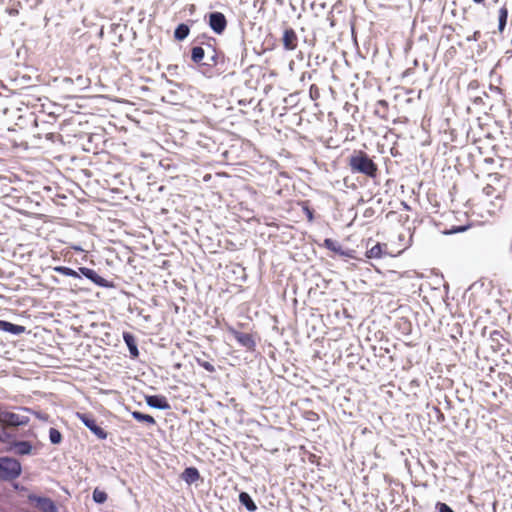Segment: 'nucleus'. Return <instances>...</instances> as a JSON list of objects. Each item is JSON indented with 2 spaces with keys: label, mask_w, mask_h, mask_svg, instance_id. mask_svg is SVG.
I'll return each instance as SVG.
<instances>
[{
  "label": "nucleus",
  "mask_w": 512,
  "mask_h": 512,
  "mask_svg": "<svg viewBox=\"0 0 512 512\" xmlns=\"http://www.w3.org/2000/svg\"><path fill=\"white\" fill-rule=\"evenodd\" d=\"M201 39L205 41V61L203 66L209 69H215L217 74H222L227 70V59L222 51L216 48V38L206 33L201 34Z\"/></svg>",
  "instance_id": "nucleus-1"
},
{
  "label": "nucleus",
  "mask_w": 512,
  "mask_h": 512,
  "mask_svg": "<svg viewBox=\"0 0 512 512\" xmlns=\"http://www.w3.org/2000/svg\"><path fill=\"white\" fill-rule=\"evenodd\" d=\"M348 165L353 173L363 174L374 178L378 167L370 156L362 150H354L348 160Z\"/></svg>",
  "instance_id": "nucleus-2"
},
{
  "label": "nucleus",
  "mask_w": 512,
  "mask_h": 512,
  "mask_svg": "<svg viewBox=\"0 0 512 512\" xmlns=\"http://www.w3.org/2000/svg\"><path fill=\"white\" fill-rule=\"evenodd\" d=\"M22 474V465L19 460L9 457H0V481L11 482Z\"/></svg>",
  "instance_id": "nucleus-3"
},
{
  "label": "nucleus",
  "mask_w": 512,
  "mask_h": 512,
  "mask_svg": "<svg viewBox=\"0 0 512 512\" xmlns=\"http://www.w3.org/2000/svg\"><path fill=\"white\" fill-rule=\"evenodd\" d=\"M76 417L98 439H100V440L107 439L108 433L100 425H98L96 419L94 418V416L91 413L77 412Z\"/></svg>",
  "instance_id": "nucleus-4"
},
{
  "label": "nucleus",
  "mask_w": 512,
  "mask_h": 512,
  "mask_svg": "<svg viewBox=\"0 0 512 512\" xmlns=\"http://www.w3.org/2000/svg\"><path fill=\"white\" fill-rule=\"evenodd\" d=\"M205 20L210 29L217 35H222L227 28V18L222 12H209L205 15Z\"/></svg>",
  "instance_id": "nucleus-5"
},
{
  "label": "nucleus",
  "mask_w": 512,
  "mask_h": 512,
  "mask_svg": "<svg viewBox=\"0 0 512 512\" xmlns=\"http://www.w3.org/2000/svg\"><path fill=\"white\" fill-rule=\"evenodd\" d=\"M81 278L84 277L93 284L101 288H114L115 284L113 281H109L100 276L94 269L88 267H80Z\"/></svg>",
  "instance_id": "nucleus-6"
},
{
  "label": "nucleus",
  "mask_w": 512,
  "mask_h": 512,
  "mask_svg": "<svg viewBox=\"0 0 512 512\" xmlns=\"http://www.w3.org/2000/svg\"><path fill=\"white\" fill-rule=\"evenodd\" d=\"M229 334H231L238 344L245 348L247 351L254 352L256 349V342L253 336L249 333L238 331L233 327L228 328Z\"/></svg>",
  "instance_id": "nucleus-7"
},
{
  "label": "nucleus",
  "mask_w": 512,
  "mask_h": 512,
  "mask_svg": "<svg viewBox=\"0 0 512 512\" xmlns=\"http://www.w3.org/2000/svg\"><path fill=\"white\" fill-rule=\"evenodd\" d=\"M28 500L35 503L36 507L42 512H58L57 505L49 497L38 496L32 493L28 495Z\"/></svg>",
  "instance_id": "nucleus-8"
},
{
  "label": "nucleus",
  "mask_w": 512,
  "mask_h": 512,
  "mask_svg": "<svg viewBox=\"0 0 512 512\" xmlns=\"http://www.w3.org/2000/svg\"><path fill=\"white\" fill-rule=\"evenodd\" d=\"M281 42L285 51L296 50L298 47V35L296 31L290 26H285L282 32Z\"/></svg>",
  "instance_id": "nucleus-9"
},
{
  "label": "nucleus",
  "mask_w": 512,
  "mask_h": 512,
  "mask_svg": "<svg viewBox=\"0 0 512 512\" xmlns=\"http://www.w3.org/2000/svg\"><path fill=\"white\" fill-rule=\"evenodd\" d=\"M194 42L197 44L191 48V61L195 64H202L205 61V41L201 39V35H198Z\"/></svg>",
  "instance_id": "nucleus-10"
},
{
  "label": "nucleus",
  "mask_w": 512,
  "mask_h": 512,
  "mask_svg": "<svg viewBox=\"0 0 512 512\" xmlns=\"http://www.w3.org/2000/svg\"><path fill=\"white\" fill-rule=\"evenodd\" d=\"M323 246L330 250V251H333L334 253L340 255V256H343V257H347V258H355L354 254H355V251L352 250V249H343V247L335 240L331 239V238H326L323 242Z\"/></svg>",
  "instance_id": "nucleus-11"
},
{
  "label": "nucleus",
  "mask_w": 512,
  "mask_h": 512,
  "mask_svg": "<svg viewBox=\"0 0 512 512\" xmlns=\"http://www.w3.org/2000/svg\"><path fill=\"white\" fill-rule=\"evenodd\" d=\"M145 402L149 407L158 410H169L171 408L167 398L160 394L146 395Z\"/></svg>",
  "instance_id": "nucleus-12"
},
{
  "label": "nucleus",
  "mask_w": 512,
  "mask_h": 512,
  "mask_svg": "<svg viewBox=\"0 0 512 512\" xmlns=\"http://www.w3.org/2000/svg\"><path fill=\"white\" fill-rule=\"evenodd\" d=\"M123 340L129 350L130 357L136 359L139 357V349L135 336L128 331H124L122 334Z\"/></svg>",
  "instance_id": "nucleus-13"
},
{
  "label": "nucleus",
  "mask_w": 512,
  "mask_h": 512,
  "mask_svg": "<svg viewBox=\"0 0 512 512\" xmlns=\"http://www.w3.org/2000/svg\"><path fill=\"white\" fill-rule=\"evenodd\" d=\"M0 331L18 336L25 333L26 327L6 320H0Z\"/></svg>",
  "instance_id": "nucleus-14"
},
{
  "label": "nucleus",
  "mask_w": 512,
  "mask_h": 512,
  "mask_svg": "<svg viewBox=\"0 0 512 512\" xmlns=\"http://www.w3.org/2000/svg\"><path fill=\"white\" fill-rule=\"evenodd\" d=\"M15 449V453L18 455H29L32 452L33 446L30 441L20 440L13 441L8 450Z\"/></svg>",
  "instance_id": "nucleus-15"
},
{
  "label": "nucleus",
  "mask_w": 512,
  "mask_h": 512,
  "mask_svg": "<svg viewBox=\"0 0 512 512\" xmlns=\"http://www.w3.org/2000/svg\"><path fill=\"white\" fill-rule=\"evenodd\" d=\"M194 23H195L194 20H188L187 23L178 24L174 30V35H173L174 39L179 42L184 41L189 36V33H190V25L189 24L192 25Z\"/></svg>",
  "instance_id": "nucleus-16"
},
{
  "label": "nucleus",
  "mask_w": 512,
  "mask_h": 512,
  "mask_svg": "<svg viewBox=\"0 0 512 512\" xmlns=\"http://www.w3.org/2000/svg\"><path fill=\"white\" fill-rule=\"evenodd\" d=\"M200 477L201 476L199 470L194 466L186 467L181 474V479L185 481L188 485L197 482L200 479Z\"/></svg>",
  "instance_id": "nucleus-17"
},
{
  "label": "nucleus",
  "mask_w": 512,
  "mask_h": 512,
  "mask_svg": "<svg viewBox=\"0 0 512 512\" xmlns=\"http://www.w3.org/2000/svg\"><path fill=\"white\" fill-rule=\"evenodd\" d=\"M239 502L249 512H254L257 510V505L248 492L241 491L239 493Z\"/></svg>",
  "instance_id": "nucleus-18"
},
{
  "label": "nucleus",
  "mask_w": 512,
  "mask_h": 512,
  "mask_svg": "<svg viewBox=\"0 0 512 512\" xmlns=\"http://www.w3.org/2000/svg\"><path fill=\"white\" fill-rule=\"evenodd\" d=\"M386 247V244L376 243L373 247L367 250L366 257L379 259L385 254Z\"/></svg>",
  "instance_id": "nucleus-19"
},
{
  "label": "nucleus",
  "mask_w": 512,
  "mask_h": 512,
  "mask_svg": "<svg viewBox=\"0 0 512 512\" xmlns=\"http://www.w3.org/2000/svg\"><path fill=\"white\" fill-rule=\"evenodd\" d=\"M53 270L56 273L64 275V276L72 277V278H75V279H81L80 268L78 269V271H76V270H74V269H72L70 267H67V266H55V267H53Z\"/></svg>",
  "instance_id": "nucleus-20"
},
{
  "label": "nucleus",
  "mask_w": 512,
  "mask_h": 512,
  "mask_svg": "<svg viewBox=\"0 0 512 512\" xmlns=\"http://www.w3.org/2000/svg\"><path fill=\"white\" fill-rule=\"evenodd\" d=\"M131 416L138 422L146 423L147 425H155L156 421L153 416L142 413L140 411H132Z\"/></svg>",
  "instance_id": "nucleus-21"
},
{
  "label": "nucleus",
  "mask_w": 512,
  "mask_h": 512,
  "mask_svg": "<svg viewBox=\"0 0 512 512\" xmlns=\"http://www.w3.org/2000/svg\"><path fill=\"white\" fill-rule=\"evenodd\" d=\"M507 18H508V10L505 6H502L499 9V13H498V30L500 33H502L506 27Z\"/></svg>",
  "instance_id": "nucleus-22"
},
{
  "label": "nucleus",
  "mask_w": 512,
  "mask_h": 512,
  "mask_svg": "<svg viewBox=\"0 0 512 512\" xmlns=\"http://www.w3.org/2000/svg\"><path fill=\"white\" fill-rule=\"evenodd\" d=\"M108 495L105 491L95 488L92 493V499L97 504H103L106 502Z\"/></svg>",
  "instance_id": "nucleus-23"
},
{
  "label": "nucleus",
  "mask_w": 512,
  "mask_h": 512,
  "mask_svg": "<svg viewBox=\"0 0 512 512\" xmlns=\"http://www.w3.org/2000/svg\"><path fill=\"white\" fill-rule=\"evenodd\" d=\"M49 440L52 444L58 445L62 442L63 437L61 432L56 428H50L49 429Z\"/></svg>",
  "instance_id": "nucleus-24"
},
{
  "label": "nucleus",
  "mask_w": 512,
  "mask_h": 512,
  "mask_svg": "<svg viewBox=\"0 0 512 512\" xmlns=\"http://www.w3.org/2000/svg\"><path fill=\"white\" fill-rule=\"evenodd\" d=\"M195 361H196V363H197L200 367H202V368H203V369H205L206 371H208V372H210V373L215 372V367H214V365H213L211 362H209V361H207V360H205V359H203V358H201V357H196V358H195Z\"/></svg>",
  "instance_id": "nucleus-25"
},
{
  "label": "nucleus",
  "mask_w": 512,
  "mask_h": 512,
  "mask_svg": "<svg viewBox=\"0 0 512 512\" xmlns=\"http://www.w3.org/2000/svg\"><path fill=\"white\" fill-rule=\"evenodd\" d=\"M302 210L307 217L309 222L314 220V210L310 208L306 203L302 206Z\"/></svg>",
  "instance_id": "nucleus-26"
},
{
  "label": "nucleus",
  "mask_w": 512,
  "mask_h": 512,
  "mask_svg": "<svg viewBox=\"0 0 512 512\" xmlns=\"http://www.w3.org/2000/svg\"><path fill=\"white\" fill-rule=\"evenodd\" d=\"M22 409L24 411H27V412H32L38 419H40L42 421H47L49 419V415L46 414V413H42V412H39V411H32L29 408H22Z\"/></svg>",
  "instance_id": "nucleus-27"
},
{
  "label": "nucleus",
  "mask_w": 512,
  "mask_h": 512,
  "mask_svg": "<svg viewBox=\"0 0 512 512\" xmlns=\"http://www.w3.org/2000/svg\"><path fill=\"white\" fill-rule=\"evenodd\" d=\"M490 339L492 342H497L499 343V340L500 339H503V334L501 331L499 330H493L491 333H490Z\"/></svg>",
  "instance_id": "nucleus-28"
},
{
  "label": "nucleus",
  "mask_w": 512,
  "mask_h": 512,
  "mask_svg": "<svg viewBox=\"0 0 512 512\" xmlns=\"http://www.w3.org/2000/svg\"><path fill=\"white\" fill-rule=\"evenodd\" d=\"M468 226H453L446 234H455L466 231Z\"/></svg>",
  "instance_id": "nucleus-29"
},
{
  "label": "nucleus",
  "mask_w": 512,
  "mask_h": 512,
  "mask_svg": "<svg viewBox=\"0 0 512 512\" xmlns=\"http://www.w3.org/2000/svg\"><path fill=\"white\" fill-rule=\"evenodd\" d=\"M337 8L336 5H334L332 8H331V11L328 13V16H327V21H329V24H330V27H334L335 26V20H334V16H333V12L334 10Z\"/></svg>",
  "instance_id": "nucleus-30"
},
{
  "label": "nucleus",
  "mask_w": 512,
  "mask_h": 512,
  "mask_svg": "<svg viewBox=\"0 0 512 512\" xmlns=\"http://www.w3.org/2000/svg\"><path fill=\"white\" fill-rule=\"evenodd\" d=\"M495 192V188L491 185V184H487L484 188H483V193L488 196V197H491L493 196Z\"/></svg>",
  "instance_id": "nucleus-31"
},
{
  "label": "nucleus",
  "mask_w": 512,
  "mask_h": 512,
  "mask_svg": "<svg viewBox=\"0 0 512 512\" xmlns=\"http://www.w3.org/2000/svg\"><path fill=\"white\" fill-rule=\"evenodd\" d=\"M304 3H305V0H289V4L293 11H296L298 4L304 5Z\"/></svg>",
  "instance_id": "nucleus-32"
},
{
  "label": "nucleus",
  "mask_w": 512,
  "mask_h": 512,
  "mask_svg": "<svg viewBox=\"0 0 512 512\" xmlns=\"http://www.w3.org/2000/svg\"><path fill=\"white\" fill-rule=\"evenodd\" d=\"M11 438V434L5 431H0V442H7Z\"/></svg>",
  "instance_id": "nucleus-33"
},
{
  "label": "nucleus",
  "mask_w": 512,
  "mask_h": 512,
  "mask_svg": "<svg viewBox=\"0 0 512 512\" xmlns=\"http://www.w3.org/2000/svg\"><path fill=\"white\" fill-rule=\"evenodd\" d=\"M413 44H414V42L411 38L407 40L406 45L404 47V52L406 54H408L412 50Z\"/></svg>",
  "instance_id": "nucleus-34"
},
{
  "label": "nucleus",
  "mask_w": 512,
  "mask_h": 512,
  "mask_svg": "<svg viewBox=\"0 0 512 512\" xmlns=\"http://www.w3.org/2000/svg\"><path fill=\"white\" fill-rule=\"evenodd\" d=\"M480 37V32L475 31L472 36L467 37V41H477Z\"/></svg>",
  "instance_id": "nucleus-35"
},
{
  "label": "nucleus",
  "mask_w": 512,
  "mask_h": 512,
  "mask_svg": "<svg viewBox=\"0 0 512 512\" xmlns=\"http://www.w3.org/2000/svg\"><path fill=\"white\" fill-rule=\"evenodd\" d=\"M253 103V98H251L250 100H247V99H240L238 100V104L240 106H246L248 104H252Z\"/></svg>",
  "instance_id": "nucleus-36"
},
{
  "label": "nucleus",
  "mask_w": 512,
  "mask_h": 512,
  "mask_svg": "<svg viewBox=\"0 0 512 512\" xmlns=\"http://www.w3.org/2000/svg\"><path fill=\"white\" fill-rule=\"evenodd\" d=\"M12 487L17 491H26L27 488L23 485H20L19 483H13Z\"/></svg>",
  "instance_id": "nucleus-37"
},
{
  "label": "nucleus",
  "mask_w": 512,
  "mask_h": 512,
  "mask_svg": "<svg viewBox=\"0 0 512 512\" xmlns=\"http://www.w3.org/2000/svg\"><path fill=\"white\" fill-rule=\"evenodd\" d=\"M413 73V69L412 68H408L403 74H402V78H406L408 77L409 75H411Z\"/></svg>",
  "instance_id": "nucleus-38"
},
{
  "label": "nucleus",
  "mask_w": 512,
  "mask_h": 512,
  "mask_svg": "<svg viewBox=\"0 0 512 512\" xmlns=\"http://www.w3.org/2000/svg\"><path fill=\"white\" fill-rule=\"evenodd\" d=\"M76 80L78 81V83H80V85H84L87 81V79L83 78L82 76H78Z\"/></svg>",
  "instance_id": "nucleus-39"
},
{
  "label": "nucleus",
  "mask_w": 512,
  "mask_h": 512,
  "mask_svg": "<svg viewBox=\"0 0 512 512\" xmlns=\"http://www.w3.org/2000/svg\"><path fill=\"white\" fill-rule=\"evenodd\" d=\"M64 81L67 82V83H72L73 82V80L71 78H65Z\"/></svg>",
  "instance_id": "nucleus-40"
},
{
  "label": "nucleus",
  "mask_w": 512,
  "mask_h": 512,
  "mask_svg": "<svg viewBox=\"0 0 512 512\" xmlns=\"http://www.w3.org/2000/svg\"><path fill=\"white\" fill-rule=\"evenodd\" d=\"M416 27V17L412 21V28Z\"/></svg>",
  "instance_id": "nucleus-41"
},
{
  "label": "nucleus",
  "mask_w": 512,
  "mask_h": 512,
  "mask_svg": "<svg viewBox=\"0 0 512 512\" xmlns=\"http://www.w3.org/2000/svg\"><path fill=\"white\" fill-rule=\"evenodd\" d=\"M485 0H473V2L477 3V4H480V3H483Z\"/></svg>",
  "instance_id": "nucleus-42"
},
{
  "label": "nucleus",
  "mask_w": 512,
  "mask_h": 512,
  "mask_svg": "<svg viewBox=\"0 0 512 512\" xmlns=\"http://www.w3.org/2000/svg\"><path fill=\"white\" fill-rule=\"evenodd\" d=\"M427 143H428V140H427V139H423V140H422V144H423V145H425V144H427Z\"/></svg>",
  "instance_id": "nucleus-43"
},
{
  "label": "nucleus",
  "mask_w": 512,
  "mask_h": 512,
  "mask_svg": "<svg viewBox=\"0 0 512 512\" xmlns=\"http://www.w3.org/2000/svg\"><path fill=\"white\" fill-rule=\"evenodd\" d=\"M406 102H407V103L412 102V98H410V97H409V98H407V99H406Z\"/></svg>",
  "instance_id": "nucleus-44"
},
{
  "label": "nucleus",
  "mask_w": 512,
  "mask_h": 512,
  "mask_svg": "<svg viewBox=\"0 0 512 512\" xmlns=\"http://www.w3.org/2000/svg\"><path fill=\"white\" fill-rule=\"evenodd\" d=\"M379 104L385 105V104H386V102H385V101H383V100H380V101H379Z\"/></svg>",
  "instance_id": "nucleus-45"
},
{
  "label": "nucleus",
  "mask_w": 512,
  "mask_h": 512,
  "mask_svg": "<svg viewBox=\"0 0 512 512\" xmlns=\"http://www.w3.org/2000/svg\"><path fill=\"white\" fill-rule=\"evenodd\" d=\"M412 63H413V66L416 67V59H413Z\"/></svg>",
  "instance_id": "nucleus-46"
},
{
  "label": "nucleus",
  "mask_w": 512,
  "mask_h": 512,
  "mask_svg": "<svg viewBox=\"0 0 512 512\" xmlns=\"http://www.w3.org/2000/svg\"><path fill=\"white\" fill-rule=\"evenodd\" d=\"M421 97V91H418L417 98L419 99Z\"/></svg>",
  "instance_id": "nucleus-47"
},
{
  "label": "nucleus",
  "mask_w": 512,
  "mask_h": 512,
  "mask_svg": "<svg viewBox=\"0 0 512 512\" xmlns=\"http://www.w3.org/2000/svg\"><path fill=\"white\" fill-rule=\"evenodd\" d=\"M427 308L432 311V307H429L428 303H426Z\"/></svg>",
  "instance_id": "nucleus-48"
},
{
  "label": "nucleus",
  "mask_w": 512,
  "mask_h": 512,
  "mask_svg": "<svg viewBox=\"0 0 512 512\" xmlns=\"http://www.w3.org/2000/svg\"><path fill=\"white\" fill-rule=\"evenodd\" d=\"M413 91L412 90H407L406 93L409 94V93H412Z\"/></svg>",
  "instance_id": "nucleus-49"
},
{
  "label": "nucleus",
  "mask_w": 512,
  "mask_h": 512,
  "mask_svg": "<svg viewBox=\"0 0 512 512\" xmlns=\"http://www.w3.org/2000/svg\"><path fill=\"white\" fill-rule=\"evenodd\" d=\"M418 290H419V291H422V288L420 287ZM418 296H420V292H418Z\"/></svg>",
  "instance_id": "nucleus-50"
},
{
  "label": "nucleus",
  "mask_w": 512,
  "mask_h": 512,
  "mask_svg": "<svg viewBox=\"0 0 512 512\" xmlns=\"http://www.w3.org/2000/svg\"><path fill=\"white\" fill-rule=\"evenodd\" d=\"M510 252H511V254H512V244H511V247H510Z\"/></svg>",
  "instance_id": "nucleus-51"
}]
</instances>
